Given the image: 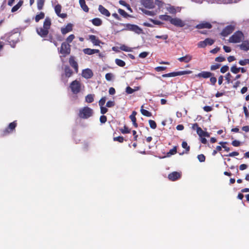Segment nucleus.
Returning a JSON list of instances; mask_svg holds the SVG:
<instances>
[{
  "mask_svg": "<svg viewBox=\"0 0 249 249\" xmlns=\"http://www.w3.org/2000/svg\"><path fill=\"white\" fill-rule=\"evenodd\" d=\"M44 3L45 0H37V7L39 10L43 9Z\"/></svg>",
  "mask_w": 249,
  "mask_h": 249,
  "instance_id": "obj_28",
  "label": "nucleus"
},
{
  "mask_svg": "<svg viewBox=\"0 0 249 249\" xmlns=\"http://www.w3.org/2000/svg\"><path fill=\"white\" fill-rule=\"evenodd\" d=\"M216 78L214 77L211 76L210 77V81L212 84L214 85L215 83L216 82Z\"/></svg>",
  "mask_w": 249,
  "mask_h": 249,
  "instance_id": "obj_63",
  "label": "nucleus"
},
{
  "mask_svg": "<svg viewBox=\"0 0 249 249\" xmlns=\"http://www.w3.org/2000/svg\"><path fill=\"white\" fill-rule=\"evenodd\" d=\"M192 72L190 71H184L177 72H173L169 73L164 74L162 75V77H175L178 75L190 74Z\"/></svg>",
  "mask_w": 249,
  "mask_h": 249,
  "instance_id": "obj_7",
  "label": "nucleus"
},
{
  "mask_svg": "<svg viewBox=\"0 0 249 249\" xmlns=\"http://www.w3.org/2000/svg\"><path fill=\"white\" fill-rule=\"evenodd\" d=\"M72 29V25L71 23L67 24V25L64 27L61 28V32L63 34H66L68 32L71 31Z\"/></svg>",
  "mask_w": 249,
  "mask_h": 249,
  "instance_id": "obj_21",
  "label": "nucleus"
},
{
  "mask_svg": "<svg viewBox=\"0 0 249 249\" xmlns=\"http://www.w3.org/2000/svg\"><path fill=\"white\" fill-rule=\"evenodd\" d=\"M196 132H197V134L200 137H202L203 135H204V131L200 127L197 128V130H196Z\"/></svg>",
  "mask_w": 249,
  "mask_h": 249,
  "instance_id": "obj_44",
  "label": "nucleus"
},
{
  "mask_svg": "<svg viewBox=\"0 0 249 249\" xmlns=\"http://www.w3.org/2000/svg\"><path fill=\"white\" fill-rule=\"evenodd\" d=\"M137 114V112L135 111H133L132 113V114L129 116L130 119L133 123V125L135 127H138V124L136 123V115Z\"/></svg>",
  "mask_w": 249,
  "mask_h": 249,
  "instance_id": "obj_22",
  "label": "nucleus"
},
{
  "mask_svg": "<svg viewBox=\"0 0 249 249\" xmlns=\"http://www.w3.org/2000/svg\"><path fill=\"white\" fill-rule=\"evenodd\" d=\"M59 52L62 54L64 56L70 54L71 52L70 45L66 42L62 43Z\"/></svg>",
  "mask_w": 249,
  "mask_h": 249,
  "instance_id": "obj_8",
  "label": "nucleus"
},
{
  "mask_svg": "<svg viewBox=\"0 0 249 249\" xmlns=\"http://www.w3.org/2000/svg\"><path fill=\"white\" fill-rule=\"evenodd\" d=\"M141 112L143 115L147 117H150L152 115L151 112L147 110L143 109V106H142L141 107Z\"/></svg>",
  "mask_w": 249,
  "mask_h": 249,
  "instance_id": "obj_29",
  "label": "nucleus"
},
{
  "mask_svg": "<svg viewBox=\"0 0 249 249\" xmlns=\"http://www.w3.org/2000/svg\"><path fill=\"white\" fill-rule=\"evenodd\" d=\"M74 38V36L73 35H70L67 38V41L69 43H71L73 39Z\"/></svg>",
  "mask_w": 249,
  "mask_h": 249,
  "instance_id": "obj_59",
  "label": "nucleus"
},
{
  "mask_svg": "<svg viewBox=\"0 0 249 249\" xmlns=\"http://www.w3.org/2000/svg\"><path fill=\"white\" fill-rule=\"evenodd\" d=\"M19 36V34L18 33H14L10 34L7 37V41L12 47H14L18 42Z\"/></svg>",
  "mask_w": 249,
  "mask_h": 249,
  "instance_id": "obj_6",
  "label": "nucleus"
},
{
  "mask_svg": "<svg viewBox=\"0 0 249 249\" xmlns=\"http://www.w3.org/2000/svg\"><path fill=\"white\" fill-rule=\"evenodd\" d=\"M106 98L105 97H102L99 101V105L100 107L103 106L106 102Z\"/></svg>",
  "mask_w": 249,
  "mask_h": 249,
  "instance_id": "obj_47",
  "label": "nucleus"
},
{
  "mask_svg": "<svg viewBox=\"0 0 249 249\" xmlns=\"http://www.w3.org/2000/svg\"><path fill=\"white\" fill-rule=\"evenodd\" d=\"M159 18L162 20L169 21L170 22L171 19H172V18L171 16L166 15H160Z\"/></svg>",
  "mask_w": 249,
  "mask_h": 249,
  "instance_id": "obj_27",
  "label": "nucleus"
},
{
  "mask_svg": "<svg viewBox=\"0 0 249 249\" xmlns=\"http://www.w3.org/2000/svg\"><path fill=\"white\" fill-rule=\"evenodd\" d=\"M142 5L147 8L152 9L155 6L154 2L152 0H142Z\"/></svg>",
  "mask_w": 249,
  "mask_h": 249,
  "instance_id": "obj_11",
  "label": "nucleus"
},
{
  "mask_svg": "<svg viewBox=\"0 0 249 249\" xmlns=\"http://www.w3.org/2000/svg\"><path fill=\"white\" fill-rule=\"evenodd\" d=\"M219 67H220V64H216L214 65H212L211 67V70L212 71H214V70H215L218 69Z\"/></svg>",
  "mask_w": 249,
  "mask_h": 249,
  "instance_id": "obj_64",
  "label": "nucleus"
},
{
  "mask_svg": "<svg viewBox=\"0 0 249 249\" xmlns=\"http://www.w3.org/2000/svg\"><path fill=\"white\" fill-rule=\"evenodd\" d=\"M197 46L199 48H205L207 45L205 40L204 41H200Z\"/></svg>",
  "mask_w": 249,
  "mask_h": 249,
  "instance_id": "obj_49",
  "label": "nucleus"
},
{
  "mask_svg": "<svg viewBox=\"0 0 249 249\" xmlns=\"http://www.w3.org/2000/svg\"><path fill=\"white\" fill-rule=\"evenodd\" d=\"M120 49L122 51L127 52H132L131 48H130L124 45H123L121 46L120 47Z\"/></svg>",
  "mask_w": 249,
  "mask_h": 249,
  "instance_id": "obj_35",
  "label": "nucleus"
},
{
  "mask_svg": "<svg viewBox=\"0 0 249 249\" xmlns=\"http://www.w3.org/2000/svg\"><path fill=\"white\" fill-rule=\"evenodd\" d=\"M83 52L87 54L91 55L93 54V49L89 48H86L83 50Z\"/></svg>",
  "mask_w": 249,
  "mask_h": 249,
  "instance_id": "obj_38",
  "label": "nucleus"
},
{
  "mask_svg": "<svg viewBox=\"0 0 249 249\" xmlns=\"http://www.w3.org/2000/svg\"><path fill=\"white\" fill-rule=\"evenodd\" d=\"M124 138L122 136H119V137H114L113 138V140L114 141H118L120 142H123V141H124Z\"/></svg>",
  "mask_w": 249,
  "mask_h": 249,
  "instance_id": "obj_51",
  "label": "nucleus"
},
{
  "mask_svg": "<svg viewBox=\"0 0 249 249\" xmlns=\"http://www.w3.org/2000/svg\"><path fill=\"white\" fill-rule=\"evenodd\" d=\"M166 67H157L156 68H155V70L157 71H164L166 69Z\"/></svg>",
  "mask_w": 249,
  "mask_h": 249,
  "instance_id": "obj_58",
  "label": "nucleus"
},
{
  "mask_svg": "<svg viewBox=\"0 0 249 249\" xmlns=\"http://www.w3.org/2000/svg\"><path fill=\"white\" fill-rule=\"evenodd\" d=\"M231 144L234 146H239L240 144V142L239 141L234 140L232 141Z\"/></svg>",
  "mask_w": 249,
  "mask_h": 249,
  "instance_id": "obj_61",
  "label": "nucleus"
},
{
  "mask_svg": "<svg viewBox=\"0 0 249 249\" xmlns=\"http://www.w3.org/2000/svg\"><path fill=\"white\" fill-rule=\"evenodd\" d=\"M235 29V26L230 25L226 26L222 31L221 35L223 36H227L231 34Z\"/></svg>",
  "mask_w": 249,
  "mask_h": 249,
  "instance_id": "obj_9",
  "label": "nucleus"
},
{
  "mask_svg": "<svg viewBox=\"0 0 249 249\" xmlns=\"http://www.w3.org/2000/svg\"><path fill=\"white\" fill-rule=\"evenodd\" d=\"M231 74L230 73H228L225 77H226V80L227 81V83L228 84H229L230 83H231L232 82L231 81Z\"/></svg>",
  "mask_w": 249,
  "mask_h": 249,
  "instance_id": "obj_57",
  "label": "nucleus"
},
{
  "mask_svg": "<svg viewBox=\"0 0 249 249\" xmlns=\"http://www.w3.org/2000/svg\"><path fill=\"white\" fill-rule=\"evenodd\" d=\"M182 147L186 149L187 152L190 150V146H188L187 143L186 142H183L182 143Z\"/></svg>",
  "mask_w": 249,
  "mask_h": 249,
  "instance_id": "obj_48",
  "label": "nucleus"
},
{
  "mask_svg": "<svg viewBox=\"0 0 249 249\" xmlns=\"http://www.w3.org/2000/svg\"><path fill=\"white\" fill-rule=\"evenodd\" d=\"M155 37L156 38L161 39L163 40H166L168 38V36L167 35H163L162 36H156Z\"/></svg>",
  "mask_w": 249,
  "mask_h": 249,
  "instance_id": "obj_46",
  "label": "nucleus"
},
{
  "mask_svg": "<svg viewBox=\"0 0 249 249\" xmlns=\"http://www.w3.org/2000/svg\"><path fill=\"white\" fill-rule=\"evenodd\" d=\"M205 41L206 42V45H211L214 43V40L212 39L207 38L206 39H205Z\"/></svg>",
  "mask_w": 249,
  "mask_h": 249,
  "instance_id": "obj_43",
  "label": "nucleus"
},
{
  "mask_svg": "<svg viewBox=\"0 0 249 249\" xmlns=\"http://www.w3.org/2000/svg\"><path fill=\"white\" fill-rule=\"evenodd\" d=\"M69 63L70 65L73 68L75 72L77 73L78 71V66L77 63L75 61L74 57L73 56H71L69 59Z\"/></svg>",
  "mask_w": 249,
  "mask_h": 249,
  "instance_id": "obj_14",
  "label": "nucleus"
},
{
  "mask_svg": "<svg viewBox=\"0 0 249 249\" xmlns=\"http://www.w3.org/2000/svg\"><path fill=\"white\" fill-rule=\"evenodd\" d=\"M121 131L123 134H127L130 133V130L125 126H124L123 129H121Z\"/></svg>",
  "mask_w": 249,
  "mask_h": 249,
  "instance_id": "obj_50",
  "label": "nucleus"
},
{
  "mask_svg": "<svg viewBox=\"0 0 249 249\" xmlns=\"http://www.w3.org/2000/svg\"><path fill=\"white\" fill-rule=\"evenodd\" d=\"M171 23L175 26L179 27H183L185 25L184 21L178 18H172Z\"/></svg>",
  "mask_w": 249,
  "mask_h": 249,
  "instance_id": "obj_10",
  "label": "nucleus"
},
{
  "mask_svg": "<svg viewBox=\"0 0 249 249\" xmlns=\"http://www.w3.org/2000/svg\"><path fill=\"white\" fill-rule=\"evenodd\" d=\"M93 113V111L91 108L85 107L79 109L78 116L81 118L86 119L91 117Z\"/></svg>",
  "mask_w": 249,
  "mask_h": 249,
  "instance_id": "obj_2",
  "label": "nucleus"
},
{
  "mask_svg": "<svg viewBox=\"0 0 249 249\" xmlns=\"http://www.w3.org/2000/svg\"><path fill=\"white\" fill-rule=\"evenodd\" d=\"M118 13L124 18H126L129 16L127 13H126L124 10L121 9H118Z\"/></svg>",
  "mask_w": 249,
  "mask_h": 249,
  "instance_id": "obj_39",
  "label": "nucleus"
},
{
  "mask_svg": "<svg viewBox=\"0 0 249 249\" xmlns=\"http://www.w3.org/2000/svg\"><path fill=\"white\" fill-rule=\"evenodd\" d=\"M107 118L106 116L102 115L100 118V121L101 123L104 124L107 122Z\"/></svg>",
  "mask_w": 249,
  "mask_h": 249,
  "instance_id": "obj_55",
  "label": "nucleus"
},
{
  "mask_svg": "<svg viewBox=\"0 0 249 249\" xmlns=\"http://www.w3.org/2000/svg\"><path fill=\"white\" fill-rule=\"evenodd\" d=\"M125 92L127 93V94H132L134 92V90H133V89H132L131 88H130V87H127L126 89H125Z\"/></svg>",
  "mask_w": 249,
  "mask_h": 249,
  "instance_id": "obj_53",
  "label": "nucleus"
},
{
  "mask_svg": "<svg viewBox=\"0 0 249 249\" xmlns=\"http://www.w3.org/2000/svg\"><path fill=\"white\" fill-rule=\"evenodd\" d=\"M89 39L94 45H99V44L101 43V41L94 35H90Z\"/></svg>",
  "mask_w": 249,
  "mask_h": 249,
  "instance_id": "obj_20",
  "label": "nucleus"
},
{
  "mask_svg": "<svg viewBox=\"0 0 249 249\" xmlns=\"http://www.w3.org/2000/svg\"><path fill=\"white\" fill-rule=\"evenodd\" d=\"M177 153V147L175 146L167 153V156H170L175 154Z\"/></svg>",
  "mask_w": 249,
  "mask_h": 249,
  "instance_id": "obj_37",
  "label": "nucleus"
},
{
  "mask_svg": "<svg viewBox=\"0 0 249 249\" xmlns=\"http://www.w3.org/2000/svg\"><path fill=\"white\" fill-rule=\"evenodd\" d=\"M79 4L82 9L86 12L89 11V8L86 4L85 0H79Z\"/></svg>",
  "mask_w": 249,
  "mask_h": 249,
  "instance_id": "obj_25",
  "label": "nucleus"
},
{
  "mask_svg": "<svg viewBox=\"0 0 249 249\" xmlns=\"http://www.w3.org/2000/svg\"><path fill=\"white\" fill-rule=\"evenodd\" d=\"M149 124L150 125V126L152 129H155L157 127V124L156 122L153 120H149Z\"/></svg>",
  "mask_w": 249,
  "mask_h": 249,
  "instance_id": "obj_41",
  "label": "nucleus"
},
{
  "mask_svg": "<svg viewBox=\"0 0 249 249\" xmlns=\"http://www.w3.org/2000/svg\"><path fill=\"white\" fill-rule=\"evenodd\" d=\"M82 76L86 79L90 78L93 76V72L89 69L84 70L82 73Z\"/></svg>",
  "mask_w": 249,
  "mask_h": 249,
  "instance_id": "obj_12",
  "label": "nucleus"
},
{
  "mask_svg": "<svg viewBox=\"0 0 249 249\" xmlns=\"http://www.w3.org/2000/svg\"><path fill=\"white\" fill-rule=\"evenodd\" d=\"M239 63L240 65H241L242 66L246 65L247 64H249V59H246L244 60H240L239 62Z\"/></svg>",
  "mask_w": 249,
  "mask_h": 249,
  "instance_id": "obj_42",
  "label": "nucleus"
},
{
  "mask_svg": "<svg viewBox=\"0 0 249 249\" xmlns=\"http://www.w3.org/2000/svg\"><path fill=\"white\" fill-rule=\"evenodd\" d=\"M44 17V13L43 12H40L39 14L36 15L35 17V20L36 22H37L39 21V20L43 19Z\"/></svg>",
  "mask_w": 249,
  "mask_h": 249,
  "instance_id": "obj_30",
  "label": "nucleus"
},
{
  "mask_svg": "<svg viewBox=\"0 0 249 249\" xmlns=\"http://www.w3.org/2000/svg\"><path fill=\"white\" fill-rule=\"evenodd\" d=\"M240 69V68H237L236 66H233L231 68V71L234 73H237L239 72Z\"/></svg>",
  "mask_w": 249,
  "mask_h": 249,
  "instance_id": "obj_40",
  "label": "nucleus"
},
{
  "mask_svg": "<svg viewBox=\"0 0 249 249\" xmlns=\"http://www.w3.org/2000/svg\"><path fill=\"white\" fill-rule=\"evenodd\" d=\"M212 25L208 22H203L202 23H200L198 24H197L196 28L197 29H203V28H207V29H211L212 28Z\"/></svg>",
  "mask_w": 249,
  "mask_h": 249,
  "instance_id": "obj_16",
  "label": "nucleus"
},
{
  "mask_svg": "<svg viewBox=\"0 0 249 249\" xmlns=\"http://www.w3.org/2000/svg\"><path fill=\"white\" fill-rule=\"evenodd\" d=\"M51 25V20L49 18H46L43 23V27L36 28V32L38 35L42 37H46L49 33V29Z\"/></svg>",
  "mask_w": 249,
  "mask_h": 249,
  "instance_id": "obj_1",
  "label": "nucleus"
},
{
  "mask_svg": "<svg viewBox=\"0 0 249 249\" xmlns=\"http://www.w3.org/2000/svg\"><path fill=\"white\" fill-rule=\"evenodd\" d=\"M65 73L67 77H70L72 73V71L69 67H66L65 68Z\"/></svg>",
  "mask_w": 249,
  "mask_h": 249,
  "instance_id": "obj_31",
  "label": "nucleus"
},
{
  "mask_svg": "<svg viewBox=\"0 0 249 249\" xmlns=\"http://www.w3.org/2000/svg\"><path fill=\"white\" fill-rule=\"evenodd\" d=\"M242 50L247 51L249 50V41H244L239 45Z\"/></svg>",
  "mask_w": 249,
  "mask_h": 249,
  "instance_id": "obj_19",
  "label": "nucleus"
},
{
  "mask_svg": "<svg viewBox=\"0 0 249 249\" xmlns=\"http://www.w3.org/2000/svg\"><path fill=\"white\" fill-rule=\"evenodd\" d=\"M55 12L57 15L62 18H65L67 17L66 14H61V6L59 4H57L55 6L54 8Z\"/></svg>",
  "mask_w": 249,
  "mask_h": 249,
  "instance_id": "obj_17",
  "label": "nucleus"
},
{
  "mask_svg": "<svg viewBox=\"0 0 249 249\" xmlns=\"http://www.w3.org/2000/svg\"><path fill=\"white\" fill-rule=\"evenodd\" d=\"M70 88L73 93L77 94L80 91L81 84L79 81L75 80L71 83Z\"/></svg>",
  "mask_w": 249,
  "mask_h": 249,
  "instance_id": "obj_5",
  "label": "nucleus"
},
{
  "mask_svg": "<svg viewBox=\"0 0 249 249\" xmlns=\"http://www.w3.org/2000/svg\"><path fill=\"white\" fill-rule=\"evenodd\" d=\"M181 177V175L178 172H173L168 175V178L170 180L175 181Z\"/></svg>",
  "mask_w": 249,
  "mask_h": 249,
  "instance_id": "obj_15",
  "label": "nucleus"
},
{
  "mask_svg": "<svg viewBox=\"0 0 249 249\" xmlns=\"http://www.w3.org/2000/svg\"><path fill=\"white\" fill-rule=\"evenodd\" d=\"M148 53L144 52L141 53L139 54V57L141 58H145L148 55Z\"/></svg>",
  "mask_w": 249,
  "mask_h": 249,
  "instance_id": "obj_62",
  "label": "nucleus"
},
{
  "mask_svg": "<svg viewBox=\"0 0 249 249\" xmlns=\"http://www.w3.org/2000/svg\"><path fill=\"white\" fill-rule=\"evenodd\" d=\"M120 25L123 26L124 27V28L122 29V31L124 30H129L131 31L135 32L138 34H141L142 33V30L138 26L134 24H123L120 23Z\"/></svg>",
  "mask_w": 249,
  "mask_h": 249,
  "instance_id": "obj_3",
  "label": "nucleus"
},
{
  "mask_svg": "<svg viewBox=\"0 0 249 249\" xmlns=\"http://www.w3.org/2000/svg\"><path fill=\"white\" fill-rule=\"evenodd\" d=\"M243 34L241 32L237 31L230 37L229 40L230 42L238 43L243 39Z\"/></svg>",
  "mask_w": 249,
  "mask_h": 249,
  "instance_id": "obj_4",
  "label": "nucleus"
},
{
  "mask_svg": "<svg viewBox=\"0 0 249 249\" xmlns=\"http://www.w3.org/2000/svg\"><path fill=\"white\" fill-rule=\"evenodd\" d=\"M115 105V103L113 101H109L106 104V107H111Z\"/></svg>",
  "mask_w": 249,
  "mask_h": 249,
  "instance_id": "obj_56",
  "label": "nucleus"
},
{
  "mask_svg": "<svg viewBox=\"0 0 249 249\" xmlns=\"http://www.w3.org/2000/svg\"><path fill=\"white\" fill-rule=\"evenodd\" d=\"M23 3V0H20L19 2L12 8L11 12L14 13L18 11L19 9V8L22 5Z\"/></svg>",
  "mask_w": 249,
  "mask_h": 249,
  "instance_id": "obj_24",
  "label": "nucleus"
},
{
  "mask_svg": "<svg viewBox=\"0 0 249 249\" xmlns=\"http://www.w3.org/2000/svg\"><path fill=\"white\" fill-rule=\"evenodd\" d=\"M197 159L200 162H204L205 160V157L203 154H200L197 156Z\"/></svg>",
  "mask_w": 249,
  "mask_h": 249,
  "instance_id": "obj_45",
  "label": "nucleus"
},
{
  "mask_svg": "<svg viewBox=\"0 0 249 249\" xmlns=\"http://www.w3.org/2000/svg\"><path fill=\"white\" fill-rule=\"evenodd\" d=\"M229 70V67L227 66H224L221 67L220 69L221 72L224 73H225Z\"/></svg>",
  "mask_w": 249,
  "mask_h": 249,
  "instance_id": "obj_54",
  "label": "nucleus"
},
{
  "mask_svg": "<svg viewBox=\"0 0 249 249\" xmlns=\"http://www.w3.org/2000/svg\"><path fill=\"white\" fill-rule=\"evenodd\" d=\"M92 24L97 26H100L102 23V21L99 18H94L91 20Z\"/></svg>",
  "mask_w": 249,
  "mask_h": 249,
  "instance_id": "obj_26",
  "label": "nucleus"
},
{
  "mask_svg": "<svg viewBox=\"0 0 249 249\" xmlns=\"http://www.w3.org/2000/svg\"><path fill=\"white\" fill-rule=\"evenodd\" d=\"M100 108H101V113L102 114H104L106 113L107 111V109L106 107L102 106V107H100Z\"/></svg>",
  "mask_w": 249,
  "mask_h": 249,
  "instance_id": "obj_60",
  "label": "nucleus"
},
{
  "mask_svg": "<svg viewBox=\"0 0 249 249\" xmlns=\"http://www.w3.org/2000/svg\"><path fill=\"white\" fill-rule=\"evenodd\" d=\"M192 56L190 55H186L185 56L179 57L178 60L180 62H184L185 63L189 62L192 59Z\"/></svg>",
  "mask_w": 249,
  "mask_h": 249,
  "instance_id": "obj_23",
  "label": "nucleus"
},
{
  "mask_svg": "<svg viewBox=\"0 0 249 249\" xmlns=\"http://www.w3.org/2000/svg\"><path fill=\"white\" fill-rule=\"evenodd\" d=\"M94 100V95L88 94L86 97V101L88 103H92Z\"/></svg>",
  "mask_w": 249,
  "mask_h": 249,
  "instance_id": "obj_32",
  "label": "nucleus"
},
{
  "mask_svg": "<svg viewBox=\"0 0 249 249\" xmlns=\"http://www.w3.org/2000/svg\"><path fill=\"white\" fill-rule=\"evenodd\" d=\"M167 10L170 14H175L177 12L175 8L172 6L167 7Z\"/></svg>",
  "mask_w": 249,
  "mask_h": 249,
  "instance_id": "obj_36",
  "label": "nucleus"
},
{
  "mask_svg": "<svg viewBox=\"0 0 249 249\" xmlns=\"http://www.w3.org/2000/svg\"><path fill=\"white\" fill-rule=\"evenodd\" d=\"M99 11L103 15H105L107 17H109L110 15V14L109 12L106 9L104 6H103L101 5H100L99 6Z\"/></svg>",
  "mask_w": 249,
  "mask_h": 249,
  "instance_id": "obj_18",
  "label": "nucleus"
},
{
  "mask_svg": "<svg viewBox=\"0 0 249 249\" xmlns=\"http://www.w3.org/2000/svg\"><path fill=\"white\" fill-rule=\"evenodd\" d=\"M16 125H17V124H16V122H13L9 124L8 129H10L11 130H12L16 127Z\"/></svg>",
  "mask_w": 249,
  "mask_h": 249,
  "instance_id": "obj_52",
  "label": "nucleus"
},
{
  "mask_svg": "<svg viewBox=\"0 0 249 249\" xmlns=\"http://www.w3.org/2000/svg\"><path fill=\"white\" fill-rule=\"evenodd\" d=\"M115 63L118 66L122 67L125 65V63L124 61L118 58L115 59Z\"/></svg>",
  "mask_w": 249,
  "mask_h": 249,
  "instance_id": "obj_33",
  "label": "nucleus"
},
{
  "mask_svg": "<svg viewBox=\"0 0 249 249\" xmlns=\"http://www.w3.org/2000/svg\"><path fill=\"white\" fill-rule=\"evenodd\" d=\"M213 75V74L211 72L203 71L196 74V76L199 78H208Z\"/></svg>",
  "mask_w": 249,
  "mask_h": 249,
  "instance_id": "obj_13",
  "label": "nucleus"
},
{
  "mask_svg": "<svg viewBox=\"0 0 249 249\" xmlns=\"http://www.w3.org/2000/svg\"><path fill=\"white\" fill-rule=\"evenodd\" d=\"M114 78V75L111 73H107L105 75V78L107 81H110L113 80Z\"/></svg>",
  "mask_w": 249,
  "mask_h": 249,
  "instance_id": "obj_34",
  "label": "nucleus"
}]
</instances>
